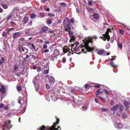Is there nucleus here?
<instances>
[{
	"label": "nucleus",
	"instance_id": "obj_1",
	"mask_svg": "<svg viewBox=\"0 0 130 130\" xmlns=\"http://www.w3.org/2000/svg\"><path fill=\"white\" fill-rule=\"evenodd\" d=\"M119 105L116 104L111 109V110L112 111L114 115L116 114L117 116L118 117L120 116V111L119 109Z\"/></svg>",
	"mask_w": 130,
	"mask_h": 130
},
{
	"label": "nucleus",
	"instance_id": "obj_2",
	"mask_svg": "<svg viewBox=\"0 0 130 130\" xmlns=\"http://www.w3.org/2000/svg\"><path fill=\"white\" fill-rule=\"evenodd\" d=\"M63 24L64 25V29L66 31L70 30L71 27L69 19L68 17L65 18L64 20Z\"/></svg>",
	"mask_w": 130,
	"mask_h": 130
},
{
	"label": "nucleus",
	"instance_id": "obj_3",
	"mask_svg": "<svg viewBox=\"0 0 130 130\" xmlns=\"http://www.w3.org/2000/svg\"><path fill=\"white\" fill-rule=\"evenodd\" d=\"M107 31L105 34H103L102 37V39L104 41L106 40L107 39V41H108L110 38V37L108 35L109 32H111V30H112V28H109L108 27L106 28Z\"/></svg>",
	"mask_w": 130,
	"mask_h": 130
},
{
	"label": "nucleus",
	"instance_id": "obj_4",
	"mask_svg": "<svg viewBox=\"0 0 130 130\" xmlns=\"http://www.w3.org/2000/svg\"><path fill=\"white\" fill-rule=\"evenodd\" d=\"M10 121H9L8 122H5V124L3 126V130H9L8 129L11 127V126L10 124Z\"/></svg>",
	"mask_w": 130,
	"mask_h": 130
},
{
	"label": "nucleus",
	"instance_id": "obj_5",
	"mask_svg": "<svg viewBox=\"0 0 130 130\" xmlns=\"http://www.w3.org/2000/svg\"><path fill=\"white\" fill-rule=\"evenodd\" d=\"M92 42V40H90L88 41H87L86 42L85 44V47L86 49L88 51H91L93 50L94 49V48L90 47L88 45V44L89 42L91 43Z\"/></svg>",
	"mask_w": 130,
	"mask_h": 130
},
{
	"label": "nucleus",
	"instance_id": "obj_6",
	"mask_svg": "<svg viewBox=\"0 0 130 130\" xmlns=\"http://www.w3.org/2000/svg\"><path fill=\"white\" fill-rule=\"evenodd\" d=\"M59 122V119H57V121L56 123H54L53 124L52 126L51 127H49V126H47L46 127H45V128H47V127H49L50 128L52 127V126L54 125V130H61V128L59 126H58L57 127V128L56 127V125ZM49 130V129H47V130Z\"/></svg>",
	"mask_w": 130,
	"mask_h": 130
},
{
	"label": "nucleus",
	"instance_id": "obj_7",
	"mask_svg": "<svg viewBox=\"0 0 130 130\" xmlns=\"http://www.w3.org/2000/svg\"><path fill=\"white\" fill-rule=\"evenodd\" d=\"M68 31L70 37V42H74L75 41V39L73 36V33L70 30H69Z\"/></svg>",
	"mask_w": 130,
	"mask_h": 130
},
{
	"label": "nucleus",
	"instance_id": "obj_8",
	"mask_svg": "<svg viewBox=\"0 0 130 130\" xmlns=\"http://www.w3.org/2000/svg\"><path fill=\"white\" fill-rule=\"evenodd\" d=\"M97 53V54L99 55H106V51L103 49H100L98 50Z\"/></svg>",
	"mask_w": 130,
	"mask_h": 130
},
{
	"label": "nucleus",
	"instance_id": "obj_9",
	"mask_svg": "<svg viewBox=\"0 0 130 130\" xmlns=\"http://www.w3.org/2000/svg\"><path fill=\"white\" fill-rule=\"evenodd\" d=\"M93 21L95 22L98 21L99 20V16L98 14L96 13H94L93 15Z\"/></svg>",
	"mask_w": 130,
	"mask_h": 130
},
{
	"label": "nucleus",
	"instance_id": "obj_10",
	"mask_svg": "<svg viewBox=\"0 0 130 130\" xmlns=\"http://www.w3.org/2000/svg\"><path fill=\"white\" fill-rule=\"evenodd\" d=\"M115 126L118 129L121 128L123 127V126L122 124L121 123H117L115 124Z\"/></svg>",
	"mask_w": 130,
	"mask_h": 130
},
{
	"label": "nucleus",
	"instance_id": "obj_11",
	"mask_svg": "<svg viewBox=\"0 0 130 130\" xmlns=\"http://www.w3.org/2000/svg\"><path fill=\"white\" fill-rule=\"evenodd\" d=\"M49 67L48 66H45L43 68L44 73L45 74H47L49 72Z\"/></svg>",
	"mask_w": 130,
	"mask_h": 130
},
{
	"label": "nucleus",
	"instance_id": "obj_12",
	"mask_svg": "<svg viewBox=\"0 0 130 130\" xmlns=\"http://www.w3.org/2000/svg\"><path fill=\"white\" fill-rule=\"evenodd\" d=\"M48 80L49 82L52 84H53L55 82L54 78L52 76L49 77H48Z\"/></svg>",
	"mask_w": 130,
	"mask_h": 130
},
{
	"label": "nucleus",
	"instance_id": "obj_13",
	"mask_svg": "<svg viewBox=\"0 0 130 130\" xmlns=\"http://www.w3.org/2000/svg\"><path fill=\"white\" fill-rule=\"evenodd\" d=\"M20 35V32H15L14 33L13 35V38H16Z\"/></svg>",
	"mask_w": 130,
	"mask_h": 130
},
{
	"label": "nucleus",
	"instance_id": "obj_14",
	"mask_svg": "<svg viewBox=\"0 0 130 130\" xmlns=\"http://www.w3.org/2000/svg\"><path fill=\"white\" fill-rule=\"evenodd\" d=\"M81 47L80 46H76L74 48V50L75 52H78L80 51V49H81Z\"/></svg>",
	"mask_w": 130,
	"mask_h": 130
},
{
	"label": "nucleus",
	"instance_id": "obj_15",
	"mask_svg": "<svg viewBox=\"0 0 130 130\" xmlns=\"http://www.w3.org/2000/svg\"><path fill=\"white\" fill-rule=\"evenodd\" d=\"M37 77H35L32 81V83L35 86H36V84H37L38 83V81L37 79Z\"/></svg>",
	"mask_w": 130,
	"mask_h": 130
},
{
	"label": "nucleus",
	"instance_id": "obj_16",
	"mask_svg": "<svg viewBox=\"0 0 130 130\" xmlns=\"http://www.w3.org/2000/svg\"><path fill=\"white\" fill-rule=\"evenodd\" d=\"M123 103L124 105L125 106L126 109H128V105H130V104H129L127 102L125 101H123Z\"/></svg>",
	"mask_w": 130,
	"mask_h": 130
},
{
	"label": "nucleus",
	"instance_id": "obj_17",
	"mask_svg": "<svg viewBox=\"0 0 130 130\" xmlns=\"http://www.w3.org/2000/svg\"><path fill=\"white\" fill-rule=\"evenodd\" d=\"M5 88L3 86H2L0 88V92L3 94L5 92Z\"/></svg>",
	"mask_w": 130,
	"mask_h": 130
},
{
	"label": "nucleus",
	"instance_id": "obj_18",
	"mask_svg": "<svg viewBox=\"0 0 130 130\" xmlns=\"http://www.w3.org/2000/svg\"><path fill=\"white\" fill-rule=\"evenodd\" d=\"M59 54V52L57 49H55L54 52V54L55 56H58Z\"/></svg>",
	"mask_w": 130,
	"mask_h": 130
},
{
	"label": "nucleus",
	"instance_id": "obj_19",
	"mask_svg": "<svg viewBox=\"0 0 130 130\" xmlns=\"http://www.w3.org/2000/svg\"><path fill=\"white\" fill-rule=\"evenodd\" d=\"M28 21V19L27 17H25L24 18L23 22H24V24H25L27 23Z\"/></svg>",
	"mask_w": 130,
	"mask_h": 130
},
{
	"label": "nucleus",
	"instance_id": "obj_20",
	"mask_svg": "<svg viewBox=\"0 0 130 130\" xmlns=\"http://www.w3.org/2000/svg\"><path fill=\"white\" fill-rule=\"evenodd\" d=\"M63 52L64 53H66L68 51H70V50L69 48L67 47L66 48H64L63 49Z\"/></svg>",
	"mask_w": 130,
	"mask_h": 130
},
{
	"label": "nucleus",
	"instance_id": "obj_21",
	"mask_svg": "<svg viewBox=\"0 0 130 130\" xmlns=\"http://www.w3.org/2000/svg\"><path fill=\"white\" fill-rule=\"evenodd\" d=\"M101 91V89H99V90H98L96 93V96H99V94H98L99 93H103V92L102 91Z\"/></svg>",
	"mask_w": 130,
	"mask_h": 130
},
{
	"label": "nucleus",
	"instance_id": "obj_22",
	"mask_svg": "<svg viewBox=\"0 0 130 130\" xmlns=\"http://www.w3.org/2000/svg\"><path fill=\"white\" fill-rule=\"evenodd\" d=\"M48 29V28L46 26H44L42 27L41 28V30L42 31V32H45Z\"/></svg>",
	"mask_w": 130,
	"mask_h": 130
},
{
	"label": "nucleus",
	"instance_id": "obj_23",
	"mask_svg": "<svg viewBox=\"0 0 130 130\" xmlns=\"http://www.w3.org/2000/svg\"><path fill=\"white\" fill-rule=\"evenodd\" d=\"M2 6L4 9H7L8 7V6L6 4L4 3L2 4Z\"/></svg>",
	"mask_w": 130,
	"mask_h": 130
},
{
	"label": "nucleus",
	"instance_id": "obj_24",
	"mask_svg": "<svg viewBox=\"0 0 130 130\" xmlns=\"http://www.w3.org/2000/svg\"><path fill=\"white\" fill-rule=\"evenodd\" d=\"M22 50L23 52H25V53H27L28 51V50L26 48L24 47H22Z\"/></svg>",
	"mask_w": 130,
	"mask_h": 130
},
{
	"label": "nucleus",
	"instance_id": "obj_25",
	"mask_svg": "<svg viewBox=\"0 0 130 130\" xmlns=\"http://www.w3.org/2000/svg\"><path fill=\"white\" fill-rule=\"evenodd\" d=\"M109 64L112 67H116V66L114 65L113 62L112 61H111L110 62Z\"/></svg>",
	"mask_w": 130,
	"mask_h": 130
},
{
	"label": "nucleus",
	"instance_id": "obj_26",
	"mask_svg": "<svg viewBox=\"0 0 130 130\" xmlns=\"http://www.w3.org/2000/svg\"><path fill=\"white\" fill-rule=\"evenodd\" d=\"M119 111H122L123 110V106L120 104H119Z\"/></svg>",
	"mask_w": 130,
	"mask_h": 130
},
{
	"label": "nucleus",
	"instance_id": "obj_27",
	"mask_svg": "<svg viewBox=\"0 0 130 130\" xmlns=\"http://www.w3.org/2000/svg\"><path fill=\"white\" fill-rule=\"evenodd\" d=\"M82 108L84 110H86L88 109V106L86 105H84L82 106Z\"/></svg>",
	"mask_w": 130,
	"mask_h": 130
},
{
	"label": "nucleus",
	"instance_id": "obj_28",
	"mask_svg": "<svg viewBox=\"0 0 130 130\" xmlns=\"http://www.w3.org/2000/svg\"><path fill=\"white\" fill-rule=\"evenodd\" d=\"M84 87L86 89H88L90 87V86L89 85L87 84H85L84 86Z\"/></svg>",
	"mask_w": 130,
	"mask_h": 130
},
{
	"label": "nucleus",
	"instance_id": "obj_29",
	"mask_svg": "<svg viewBox=\"0 0 130 130\" xmlns=\"http://www.w3.org/2000/svg\"><path fill=\"white\" fill-rule=\"evenodd\" d=\"M12 14L11 15L7 16V21H9L10 19L12 18Z\"/></svg>",
	"mask_w": 130,
	"mask_h": 130
},
{
	"label": "nucleus",
	"instance_id": "obj_30",
	"mask_svg": "<svg viewBox=\"0 0 130 130\" xmlns=\"http://www.w3.org/2000/svg\"><path fill=\"white\" fill-rule=\"evenodd\" d=\"M122 116L124 119H125L127 118V115L125 113H123L122 114Z\"/></svg>",
	"mask_w": 130,
	"mask_h": 130
},
{
	"label": "nucleus",
	"instance_id": "obj_31",
	"mask_svg": "<svg viewBox=\"0 0 130 130\" xmlns=\"http://www.w3.org/2000/svg\"><path fill=\"white\" fill-rule=\"evenodd\" d=\"M52 23V21L51 19H48L47 21V23L49 24H51Z\"/></svg>",
	"mask_w": 130,
	"mask_h": 130
},
{
	"label": "nucleus",
	"instance_id": "obj_32",
	"mask_svg": "<svg viewBox=\"0 0 130 130\" xmlns=\"http://www.w3.org/2000/svg\"><path fill=\"white\" fill-rule=\"evenodd\" d=\"M88 10L89 12H94L95 11V10L94 9L91 8L89 9Z\"/></svg>",
	"mask_w": 130,
	"mask_h": 130
},
{
	"label": "nucleus",
	"instance_id": "obj_33",
	"mask_svg": "<svg viewBox=\"0 0 130 130\" xmlns=\"http://www.w3.org/2000/svg\"><path fill=\"white\" fill-rule=\"evenodd\" d=\"M115 39V38L114 37H112L111 38L110 41V42L111 43H113Z\"/></svg>",
	"mask_w": 130,
	"mask_h": 130
},
{
	"label": "nucleus",
	"instance_id": "obj_34",
	"mask_svg": "<svg viewBox=\"0 0 130 130\" xmlns=\"http://www.w3.org/2000/svg\"><path fill=\"white\" fill-rule=\"evenodd\" d=\"M35 17V15L33 13L31 15L30 17L32 19H34V18Z\"/></svg>",
	"mask_w": 130,
	"mask_h": 130
},
{
	"label": "nucleus",
	"instance_id": "obj_35",
	"mask_svg": "<svg viewBox=\"0 0 130 130\" xmlns=\"http://www.w3.org/2000/svg\"><path fill=\"white\" fill-rule=\"evenodd\" d=\"M119 32L121 34H123L124 32V30L122 29H120L119 30Z\"/></svg>",
	"mask_w": 130,
	"mask_h": 130
},
{
	"label": "nucleus",
	"instance_id": "obj_36",
	"mask_svg": "<svg viewBox=\"0 0 130 130\" xmlns=\"http://www.w3.org/2000/svg\"><path fill=\"white\" fill-rule=\"evenodd\" d=\"M66 6L65 4L64 3H62L61 4L60 6L62 8H64Z\"/></svg>",
	"mask_w": 130,
	"mask_h": 130
},
{
	"label": "nucleus",
	"instance_id": "obj_37",
	"mask_svg": "<svg viewBox=\"0 0 130 130\" xmlns=\"http://www.w3.org/2000/svg\"><path fill=\"white\" fill-rule=\"evenodd\" d=\"M94 86L95 87L99 88L100 87V86L99 84H96L94 85Z\"/></svg>",
	"mask_w": 130,
	"mask_h": 130
},
{
	"label": "nucleus",
	"instance_id": "obj_38",
	"mask_svg": "<svg viewBox=\"0 0 130 130\" xmlns=\"http://www.w3.org/2000/svg\"><path fill=\"white\" fill-rule=\"evenodd\" d=\"M48 15L50 16L51 17H52L53 16H54V15L53 13H48Z\"/></svg>",
	"mask_w": 130,
	"mask_h": 130
},
{
	"label": "nucleus",
	"instance_id": "obj_39",
	"mask_svg": "<svg viewBox=\"0 0 130 130\" xmlns=\"http://www.w3.org/2000/svg\"><path fill=\"white\" fill-rule=\"evenodd\" d=\"M118 47L121 49H122V45L121 44H118Z\"/></svg>",
	"mask_w": 130,
	"mask_h": 130
},
{
	"label": "nucleus",
	"instance_id": "obj_40",
	"mask_svg": "<svg viewBox=\"0 0 130 130\" xmlns=\"http://www.w3.org/2000/svg\"><path fill=\"white\" fill-rule=\"evenodd\" d=\"M45 15L42 13H40L39 14V17L41 18H43L44 17Z\"/></svg>",
	"mask_w": 130,
	"mask_h": 130
},
{
	"label": "nucleus",
	"instance_id": "obj_41",
	"mask_svg": "<svg viewBox=\"0 0 130 130\" xmlns=\"http://www.w3.org/2000/svg\"><path fill=\"white\" fill-rule=\"evenodd\" d=\"M18 103L19 104H21V100L23 101V100L22 99L20 98H19L18 99Z\"/></svg>",
	"mask_w": 130,
	"mask_h": 130
},
{
	"label": "nucleus",
	"instance_id": "obj_42",
	"mask_svg": "<svg viewBox=\"0 0 130 130\" xmlns=\"http://www.w3.org/2000/svg\"><path fill=\"white\" fill-rule=\"evenodd\" d=\"M101 110L102 111H106L107 110V109L103 108H102L101 109Z\"/></svg>",
	"mask_w": 130,
	"mask_h": 130
},
{
	"label": "nucleus",
	"instance_id": "obj_43",
	"mask_svg": "<svg viewBox=\"0 0 130 130\" xmlns=\"http://www.w3.org/2000/svg\"><path fill=\"white\" fill-rule=\"evenodd\" d=\"M99 98L103 102H105V99H103V98L100 96H99Z\"/></svg>",
	"mask_w": 130,
	"mask_h": 130
},
{
	"label": "nucleus",
	"instance_id": "obj_44",
	"mask_svg": "<svg viewBox=\"0 0 130 130\" xmlns=\"http://www.w3.org/2000/svg\"><path fill=\"white\" fill-rule=\"evenodd\" d=\"M17 89L18 90L20 91L21 90V88L20 86H18L17 87Z\"/></svg>",
	"mask_w": 130,
	"mask_h": 130
},
{
	"label": "nucleus",
	"instance_id": "obj_45",
	"mask_svg": "<svg viewBox=\"0 0 130 130\" xmlns=\"http://www.w3.org/2000/svg\"><path fill=\"white\" fill-rule=\"evenodd\" d=\"M83 27L84 28V29L86 30H87L88 29V28L85 25H83Z\"/></svg>",
	"mask_w": 130,
	"mask_h": 130
},
{
	"label": "nucleus",
	"instance_id": "obj_46",
	"mask_svg": "<svg viewBox=\"0 0 130 130\" xmlns=\"http://www.w3.org/2000/svg\"><path fill=\"white\" fill-rule=\"evenodd\" d=\"M31 56L32 57L34 58V59H38V57H35L34 55H32Z\"/></svg>",
	"mask_w": 130,
	"mask_h": 130
},
{
	"label": "nucleus",
	"instance_id": "obj_47",
	"mask_svg": "<svg viewBox=\"0 0 130 130\" xmlns=\"http://www.w3.org/2000/svg\"><path fill=\"white\" fill-rule=\"evenodd\" d=\"M32 21H31L29 22L27 24V25L28 26H31L32 24Z\"/></svg>",
	"mask_w": 130,
	"mask_h": 130
},
{
	"label": "nucleus",
	"instance_id": "obj_48",
	"mask_svg": "<svg viewBox=\"0 0 130 130\" xmlns=\"http://www.w3.org/2000/svg\"><path fill=\"white\" fill-rule=\"evenodd\" d=\"M70 21L71 23H73L74 22V19L73 18H71L70 19Z\"/></svg>",
	"mask_w": 130,
	"mask_h": 130
},
{
	"label": "nucleus",
	"instance_id": "obj_49",
	"mask_svg": "<svg viewBox=\"0 0 130 130\" xmlns=\"http://www.w3.org/2000/svg\"><path fill=\"white\" fill-rule=\"evenodd\" d=\"M4 106L5 105L4 104H1L0 105V107L4 108Z\"/></svg>",
	"mask_w": 130,
	"mask_h": 130
},
{
	"label": "nucleus",
	"instance_id": "obj_50",
	"mask_svg": "<svg viewBox=\"0 0 130 130\" xmlns=\"http://www.w3.org/2000/svg\"><path fill=\"white\" fill-rule=\"evenodd\" d=\"M104 92H105L106 94H109V93L108 92V91L107 90H106L104 89Z\"/></svg>",
	"mask_w": 130,
	"mask_h": 130
},
{
	"label": "nucleus",
	"instance_id": "obj_51",
	"mask_svg": "<svg viewBox=\"0 0 130 130\" xmlns=\"http://www.w3.org/2000/svg\"><path fill=\"white\" fill-rule=\"evenodd\" d=\"M2 36L3 37H6L7 36V35L5 32H4L2 34Z\"/></svg>",
	"mask_w": 130,
	"mask_h": 130
},
{
	"label": "nucleus",
	"instance_id": "obj_52",
	"mask_svg": "<svg viewBox=\"0 0 130 130\" xmlns=\"http://www.w3.org/2000/svg\"><path fill=\"white\" fill-rule=\"evenodd\" d=\"M116 57L115 56H112V58L111 59V60L112 61L115 59Z\"/></svg>",
	"mask_w": 130,
	"mask_h": 130
},
{
	"label": "nucleus",
	"instance_id": "obj_53",
	"mask_svg": "<svg viewBox=\"0 0 130 130\" xmlns=\"http://www.w3.org/2000/svg\"><path fill=\"white\" fill-rule=\"evenodd\" d=\"M56 56H53L52 55L51 56V58L53 60V59L56 57Z\"/></svg>",
	"mask_w": 130,
	"mask_h": 130
},
{
	"label": "nucleus",
	"instance_id": "obj_54",
	"mask_svg": "<svg viewBox=\"0 0 130 130\" xmlns=\"http://www.w3.org/2000/svg\"><path fill=\"white\" fill-rule=\"evenodd\" d=\"M32 47L33 48V49L34 50H35L36 48L34 44H32L31 45Z\"/></svg>",
	"mask_w": 130,
	"mask_h": 130
},
{
	"label": "nucleus",
	"instance_id": "obj_55",
	"mask_svg": "<svg viewBox=\"0 0 130 130\" xmlns=\"http://www.w3.org/2000/svg\"><path fill=\"white\" fill-rule=\"evenodd\" d=\"M10 23L12 25H15L16 24L14 22L11 21L10 22Z\"/></svg>",
	"mask_w": 130,
	"mask_h": 130
},
{
	"label": "nucleus",
	"instance_id": "obj_56",
	"mask_svg": "<svg viewBox=\"0 0 130 130\" xmlns=\"http://www.w3.org/2000/svg\"><path fill=\"white\" fill-rule=\"evenodd\" d=\"M20 2L22 3H24L25 2V0H21L20 1Z\"/></svg>",
	"mask_w": 130,
	"mask_h": 130
},
{
	"label": "nucleus",
	"instance_id": "obj_57",
	"mask_svg": "<svg viewBox=\"0 0 130 130\" xmlns=\"http://www.w3.org/2000/svg\"><path fill=\"white\" fill-rule=\"evenodd\" d=\"M47 47V45L46 44L44 45L43 46V48L44 49H45Z\"/></svg>",
	"mask_w": 130,
	"mask_h": 130
},
{
	"label": "nucleus",
	"instance_id": "obj_58",
	"mask_svg": "<svg viewBox=\"0 0 130 130\" xmlns=\"http://www.w3.org/2000/svg\"><path fill=\"white\" fill-rule=\"evenodd\" d=\"M49 52V50L48 49H46L44 50V53H46V52Z\"/></svg>",
	"mask_w": 130,
	"mask_h": 130
},
{
	"label": "nucleus",
	"instance_id": "obj_59",
	"mask_svg": "<svg viewBox=\"0 0 130 130\" xmlns=\"http://www.w3.org/2000/svg\"><path fill=\"white\" fill-rule=\"evenodd\" d=\"M9 107L7 106H6L5 107V109L6 110H8L9 109Z\"/></svg>",
	"mask_w": 130,
	"mask_h": 130
},
{
	"label": "nucleus",
	"instance_id": "obj_60",
	"mask_svg": "<svg viewBox=\"0 0 130 130\" xmlns=\"http://www.w3.org/2000/svg\"><path fill=\"white\" fill-rule=\"evenodd\" d=\"M41 70V69L40 67H39L37 69V71L38 72L40 71Z\"/></svg>",
	"mask_w": 130,
	"mask_h": 130
},
{
	"label": "nucleus",
	"instance_id": "obj_61",
	"mask_svg": "<svg viewBox=\"0 0 130 130\" xmlns=\"http://www.w3.org/2000/svg\"><path fill=\"white\" fill-rule=\"evenodd\" d=\"M125 129H129L130 128V126H126L125 127Z\"/></svg>",
	"mask_w": 130,
	"mask_h": 130
},
{
	"label": "nucleus",
	"instance_id": "obj_62",
	"mask_svg": "<svg viewBox=\"0 0 130 130\" xmlns=\"http://www.w3.org/2000/svg\"><path fill=\"white\" fill-rule=\"evenodd\" d=\"M113 101H111L110 102V104L111 105H113Z\"/></svg>",
	"mask_w": 130,
	"mask_h": 130
},
{
	"label": "nucleus",
	"instance_id": "obj_63",
	"mask_svg": "<svg viewBox=\"0 0 130 130\" xmlns=\"http://www.w3.org/2000/svg\"><path fill=\"white\" fill-rule=\"evenodd\" d=\"M4 108L0 107V110L1 111H3L4 110Z\"/></svg>",
	"mask_w": 130,
	"mask_h": 130
},
{
	"label": "nucleus",
	"instance_id": "obj_64",
	"mask_svg": "<svg viewBox=\"0 0 130 130\" xmlns=\"http://www.w3.org/2000/svg\"><path fill=\"white\" fill-rule=\"evenodd\" d=\"M71 52L70 51H69L68 53L67 54V55L68 56H70L71 55Z\"/></svg>",
	"mask_w": 130,
	"mask_h": 130
}]
</instances>
